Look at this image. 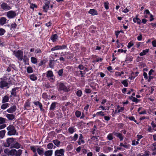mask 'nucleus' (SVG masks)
<instances>
[{
  "label": "nucleus",
  "mask_w": 156,
  "mask_h": 156,
  "mask_svg": "<svg viewBox=\"0 0 156 156\" xmlns=\"http://www.w3.org/2000/svg\"><path fill=\"white\" fill-rule=\"evenodd\" d=\"M7 130L8 131V134L10 136L17 135L16 131L14 126L10 125L7 128Z\"/></svg>",
  "instance_id": "f257e3e1"
},
{
  "label": "nucleus",
  "mask_w": 156,
  "mask_h": 156,
  "mask_svg": "<svg viewBox=\"0 0 156 156\" xmlns=\"http://www.w3.org/2000/svg\"><path fill=\"white\" fill-rule=\"evenodd\" d=\"M14 139L13 138H9L6 140V142L4 143V145L5 147L10 146L12 148L14 141Z\"/></svg>",
  "instance_id": "f03ea898"
},
{
  "label": "nucleus",
  "mask_w": 156,
  "mask_h": 156,
  "mask_svg": "<svg viewBox=\"0 0 156 156\" xmlns=\"http://www.w3.org/2000/svg\"><path fill=\"white\" fill-rule=\"evenodd\" d=\"M13 54L18 58L20 61H22L23 58V51L18 50L17 51H14Z\"/></svg>",
  "instance_id": "7ed1b4c3"
},
{
  "label": "nucleus",
  "mask_w": 156,
  "mask_h": 156,
  "mask_svg": "<svg viewBox=\"0 0 156 156\" xmlns=\"http://www.w3.org/2000/svg\"><path fill=\"white\" fill-rule=\"evenodd\" d=\"M78 68L80 69V74L81 75V77L83 76V75L88 71L87 69L86 68L84 67L83 65H80L78 67Z\"/></svg>",
  "instance_id": "20e7f679"
},
{
  "label": "nucleus",
  "mask_w": 156,
  "mask_h": 156,
  "mask_svg": "<svg viewBox=\"0 0 156 156\" xmlns=\"http://www.w3.org/2000/svg\"><path fill=\"white\" fill-rule=\"evenodd\" d=\"M46 74L47 78L50 81H53L55 80V77L54 76L52 71H48L46 73Z\"/></svg>",
  "instance_id": "39448f33"
},
{
  "label": "nucleus",
  "mask_w": 156,
  "mask_h": 156,
  "mask_svg": "<svg viewBox=\"0 0 156 156\" xmlns=\"http://www.w3.org/2000/svg\"><path fill=\"white\" fill-rule=\"evenodd\" d=\"M16 16L15 11L11 10L8 12L7 13V16L9 19H12Z\"/></svg>",
  "instance_id": "423d86ee"
},
{
  "label": "nucleus",
  "mask_w": 156,
  "mask_h": 156,
  "mask_svg": "<svg viewBox=\"0 0 156 156\" xmlns=\"http://www.w3.org/2000/svg\"><path fill=\"white\" fill-rule=\"evenodd\" d=\"M50 5V0H44V5L43 6V9L44 11L46 12L48 10Z\"/></svg>",
  "instance_id": "0eeeda50"
},
{
  "label": "nucleus",
  "mask_w": 156,
  "mask_h": 156,
  "mask_svg": "<svg viewBox=\"0 0 156 156\" xmlns=\"http://www.w3.org/2000/svg\"><path fill=\"white\" fill-rule=\"evenodd\" d=\"M4 152L5 153L9 155H15V153L16 152V150L14 149H12L10 150L8 149H6L4 150Z\"/></svg>",
  "instance_id": "6e6552de"
},
{
  "label": "nucleus",
  "mask_w": 156,
  "mask_h": 156,
  "mask_svg": "<svg viewBox=\"0 0 156 156\" xmlns=\"http://www.w3.org/2000/svg\"><path fill=\"white\" fill-rule=\"evenodd\" d=\"M1 6V8L4 10L7 11L11 9L10 6L5 3H2Z\"/></svg>",
  "instance_id": "1a4fd4ad"
},
{
  "label": "nucleus",
  "mask_w": 156,
  "mask_h": 156,
  "mask_svg": "<svg viewBox=\"0 0 156 156\" xmlns=\"http://www.w3.org/2000/svg\"><path fill=\"white\" fill-rule=\"evenodd\" d=\"M8 85V83L6 81L2 79H0V87L3 88L4 87H6Z\"/></svg>",
  "instance_id": "9d476101"
},
{
  "label": "nucleus",
  "mask_w": 156,
  "mask_h": 156,
  "mask_svg": "<svg viewBox=\"0 0 156 156\" xmlns=\"http://www.w3.org/2000/svg\"><path fill=\"white\" fill-rule=\"evenodd\" d=\"M5 119L2 117H0V129H2L5 128L6 126V125L4 123L5 122Z\"/></svg>",
  "instance_id": "9b49d317"
},
{
  "label": "nucleus",
  "mask_w": 156,
  "mask_h": 156,
  "mask_svg": "<svg viewBox=\"0 0 156 156\" xmlns=\"http://www.w3.org/2000/svg\"><path fill=\"white\" fill-rule=\"evenodd\" d=\"M62 90L64 91L67 92L69 90V89L62 83H60L59 84V90Z\"/></svg>",
  "instance_id": "f8f14e48"
},
{
  "label": "nucleus",
  "mask_w": 156,
  "mask_h": 156,
  "mask_svg": "<svg viewBox=\"0 0 156 156\" xmlns=\"http://www.w3.org/2000/svg\"><path fill=\"white\" fill-rule=\"evenodd\" d=\"M138 17V15H136L135 17L133 18V21L134 23H136L137 24L140 25L141 23V20Z\"/></svg>",
  "instance_id": "ddd939ff"
},
{
  "label": "nucleus",
  "mask_w": 156,
  "mask_h": 156,
  "mask_svg": "<svg viewBox=\"0 0 156 156\" xmlns=\"http://www.w3.org/2000/svg\"><path fill=\"white\" fill-rule=\"evenodd\" d=\"M16 108V106L13 105L9 109H7V111L9 113H12L15 111Z\"/></svg>",
  "instance_id": "4468645a"
},
{
  "label": "nucleus",
  "mask_w": 156,
  "mask_h": 156,
  "mask_svg": "<svg viewBox=\"0 0 156 156\" xmlns=\"http://www.w3.org/2000/svg\"><path fill=\"white\" fill-rule=\"evenodd\" d=\"M83 137L82 134H80V137L78 140V144L80 145L82 144H84L85 142L83 140Z\"/></svg>",
  "instance_id": "2eb2a0df"
},
{
  "label": "nucleus",
  "mask_w": 156,
  "mask_h": 156,
  "mask_svg": "<svg viewBox=\"0 0 156 156\" xmlns=\"http://www.w3.org/2000/svg\"><path fill=\"white\" fill-rule=\"evenodd\" d=\"M37 152L39 155L42 156L44 154V149L43 148L41 147L38 148L37 149Z\"/></svg>",
  "instance_id": "dca6fc26"
},
{
  "label": "nucleus",
  "mask_w": 156,
  "mask_h": 156,
  "mask_svg": "<svg viewBox=\"0 0 156 156\" xmlns=\"http://www.w3.org/2000/svg\"><path fill=\"white\" fill-rule=\"evenodd\" d=\"M89 13L91 14L92 15H98L97 11L94 9H91L89 11Z\"/></svg>",
  "instance_id": "f3484780"
},
{
  "label": "nucleus",
  "mask_w": 156,
  "mask_h": 156,
  "mask_svg": "<svg viewBox=\"0 0 156 156\" xmlns=\"http://www.w3.org/2000/svg\"><path fill=\"white\" fill-rule=\"evenodd\" d=\"M124 74V72L123 71L121 72H119L117 71L115 73V76L116 77H121V78H123L122 76L121 77V76L123 74Z\"/></svg>",
  "instance_id": "a211bd4d"
},
{
  "label": "nucleus",
  "mask_w": 156,
  "mask_h": 156,
  "mask_svg": "<svg viewBox=\"0 0 156 156\" xmlns=\"http://www.w3.org/2000/svg\"><path fill=\"white\" fill-rule=\"evenodd\" d=\"M20 146L21 145L18 143L14 141L12 148H14L18 149L20 148Z\"/></svg>",
  "instance_id": "6ab92c4d"
},
{
  "label": "nucleus",
  "mask_w": 156,
  "mask_h": 156,
  "mask_svg": "<svg viewBox=\"0 0 156 156\" xmlns=\"http://www.w3.org/2000/svg\"><path fill=\"white\" fill-rule=\"evenodd\" d=\"M34 104L36 106H37V105L39 106V107L40 109V110H42L43 106H42V105L41 103L39 101H35L34 102Z\"/></svg>",
  "instance_id": "aec40b11"
},
{
  "label": "nucleus",
  "mask_w": 156,
  "mask_h": 156,
  "mask_svg": "<svg viewBox=\"0 0 156 156\" xmlns=\"http://www.w3.org/2000/svg\"><path fill=\"white\" fill-rule=\"evenodd\" d=\"M30 79L32 81H34L37 80V77L34 74H32L30 76Z\"/></svg>",
  "instance_id": "412c9836"
},
{
  "label": "nucleus",
  "mask_w": 156,
  "mask_h": 156,
  "mask_svg": "<svg viewBox=\"0 0 156 156\" xmlns=\"http://www.w3.org/2000/svg\"><path fill=\"white\" fill-rule=\"evenodd\" d=\"M149 51V49H146L144 50H143L140 53V56H143L144 55H146L148 53Z\"/></svg>",
  "instance_id": "4be33fe9"
},
{
  "label": "nucleus",
  "mask_w": 156,
  "mask_h": 156,
  "mask_svg": "<svg viewBox=\"0 0 156 156\" xmlns=\"http://www.w3.org/2000/svg\"><path fill=\"white\" fill-rule=\"evenodd\" d=\"M6 19L4 17H2L0 19V24L3 25L5 24L6 22Z\"/></svg>",
  "instance_id": "5701e85b"
},
{
  "label": "nucleus",
  "mask_w": 156,
  "mask_h": 156,
  "mask_svg": "<svg viewBox=\"0 0 156 156\" xmlns=\"http://www.w3.org/2000/svg\"><path fill=\"white\" fill-rule=\"evenodd\" d=\"M117 110H115V112L118 113H119L122 112L124 109V108L123 107H120L119 105H118L117 107Z\"/></svg>",
  "instance_id": "b1692460"
},
{
  "label": "nucleus",
  "mask_w": 156,
  "mask_h": 156,
  "mask_svg": "<svg viewBox=\"0 0 156 156\" xmlns=\"http://www.w3.org/2000/svg\"><path fill=\"white\" fill-rule=\"evenodd\" d=\"M52 151L49 150L46 151L44 154L45 156H51L52 154Z\"/></svg>",
  "instance_id": "393cba45"
},
{
  "label": "nucleus",
  "mask_w": 156,
  "mask_h": 156,
  "mask_svg": "<svg viewBox=\"0 0 156 156\" xmlns=\"http://www.w3.org/2000/svg\"><path fill=\"white\" fill-rule=\"evenodd\" d=\"M9 100V97L8 96L5 95L4 96L2 99V102L3 103L8 102Z\"/></svg>",
  "instance_id": "a878e982"
},
{
  "label": "nucleus",
  "mask_w": 156,
  "mask_h": 156,
  "mask_svg": "<svg viewBox=\"0 0 156 156\" xmlns=\"http://www.w3.org/2000/svg\"><path fill=\"white\" fill-rule=\"evenodd\" d=\"M128 80H125L121 81V83L125 87H127L128 85Z\"/></svg>",
  "instance_id": "bb28decb"
},
{
  "label": "nucleus",
  "mask_w": 156,
  "mask_h": 156,
  "mask_svg": "<svg viewBox=\"0 0 156 156\" xmlns=\"http://www.w3.org/2000/svg\"><path fill=\"white\" fill-rule=\"evenodd\" d=\"M6 131L5 130L0 131V138L2 139L4 136Z\"/></svg>",
  "instance_id": "cd10ccee"
},
{
  "label": "nucleus",
  "mask_w": 156,
  "mask_h": 156,
  "mask_svg": "<svg viewBox=\"0 0 156 156\" xmlns=\"http://www.w3.org/2000/svg\"><path fill=\"white\" fill-rule=\"evenodd\" d=\"M6 117L9 120H12L14 119V115L12 114H7Z\"/></svg>",
  "instance_id": "c85d7f7f"
},
{
  "label": "nucleus",
  "mask_w": 156,
  "mask_h": 156,
  "mask_svg": "<svg viewBox=\"0 0 156 156\" xmlns=\"http://www.w3.org/2000/svg\"><path fill=\"white\" fill-rule=\"evenodd\" d=\"M115 135L116 136L119 138L121 141L123 140V137L122 134L120 133H116Z\"/></svg>",
  "instance_id": "c756f323"
},
{
  "label": "nucleus",
  "mask_w": 156,
  "mask_h": 156,
  "mask_svg": "<svg viewBox=\"0 0 156 156\" xmlns=\"http://www.w3.org/2000/svg\"><path fill=\"white\" fill-rule=\"evenodd\" d=\"M68 131L70 133L72 134L76 131V129L74 127H70L68 129Z\"/></svg>",
  "instance_id": "7c9ffc66"
},
{
  "label": "nucleus",
  "mask_w": 156,
  "mask_h": 156,
  "mask_svg": "<svg viewBox=\"0 0 156 156\" xmlns=\"http://www.w3.org/2000/svg\"><path fill=\"white\" fill-rule=\"evenodd\" d=\"M22 150H21L20 149L18 150V151H16V152L15 153V156H20L21 154H22Z\"/></svg>",
  "instance_id": "2f4dec72"
},
{
  "label": "nucleus",
  "mask_w": 156,
  "mask_h": 156,
  "mask_svg": "<svg viewBox=\"0 0 156 156\" xmlns=\"http://www.w3.org/2000/svg\"><path fill=\"white\" fill-rule=\"evenodd\" d=\"M58 36L56 34H53L51 37V40L54 42L56 41V40L57 39Z\"/></svg>",
  "instance_id": "473e14b6"
},
{
  "label": "nucleus",
  "mask_w": 156,
  "mask_h": 156,
  "mask_svg": "<svg viewBox=\"0 0 156 156\" xmlns=\"http://www.w3.org/2000/svg\"><path fill=\"white\" fill-rule=\"evenodd\" d=\"M27 71L28 73H31L33 72V68L30 66H29L27 68Z\"/></svg>",
  "instance_id": "72a5a7b5"
},
{
  "label": "nucleus",
  "mask_w": 156,
  "mask_h": 156,
  "mask_svg": "<svg viewBox=\"0 0 156 156\" xmlns=\"http://www.w3.org/2000/svg\"><path fill=\"white\" fill-rule=\"evenodd\" d=\"M17 90V88H13L11 92V95L14 96H15L16 94V90Z\"/></svg>",
  "instance_id": "f704fd0d"
},
{
  "label": "nucleus",
  "mask_w": 156,
  "mask_h": 156,
  "mask_svg": "<svg viewBox=\"0 0 156 156\" xmlns=\"http://www.w3.org/2000/svg\"><path fill=\"white\" fill-rule=\"evenodd\" d=\"M31 61L32 63L35 64L37 62V58L34 57H31Z\"/></svg>",
  "instance_id": "c9c22d12"
},
{
  "label": "nucleus",
  "mask_w": 156,
  "mask_h": 156,
  "mask_svg": "<svg viewBox=\"0 0 156 156\" xmlns=\"http://www.w3.org/2000/svg\"><path fill=\"white\" fill-rule=\"evenodd\" d=\"M120 147H123L126 149H128L129 147V145L127 144H123L122 143H121L120 144Z\"/></svg>",
  "instance_id": "e433bc0d"
},
{
  "label": "nucleus",
  "mask_w": 156,
  "mask_h": 156,
  "mask_svg": "<svg viewBox=\"0 0 156 156\" xmlns=\"http://www.w3.org/2000/svg\"><path fill=\"white\" fill-rule=\"evenodd\" d=\"M9 107V104L5 103L2 105L1 106V108L2 109H5Z\"/></svg>",
  "instance_id": "4c0bfd02"
},
{
  "label": "nucleus",
  "mask_w": 156,
  "mask_h": 156,
  "mask_svg": "<svg viewBox=\"0 0 156 156\" xmlns=\"http://www.w3.org/2000/svg\"><path fill=\"white\" fill-rule=\"evenodd\" d=\"M38 148L35 147L34 146H32L30 147L31 150L34 152H36V151H37V149Z\"/></svg>",
  "instance_id": "58836bf2"
},
{
  "label": "nucleus",
  "mask_w": 156,
  "mask_h": 156,
  "mask_svg": "<svg viewBox=\"0 0 156 156\" xmlns=\"http://www.w3.org/2000/svg\"><path fill=\"white\" fill-rule=\"evenodd\" d=\"M151 124L153 130L156 131V124L154 123L153 121L151 122Z\"/></svg>",
  "instance_id": "ea45409f"
},
{
  "label": "nucleus",
  "mask_w": 156,
  "mask_h": 156,
  "mask_svg": "<svg viewBox=\"0 0 156 156\" xmlns=\"http://www.w3.org/2000/svg\"><path fill=\"white\" fill-rule=\"evenodd\" d=\"M64 150L63 149H60L59 150V156H64Z\"/></svg>",
  "instance_id": "a19ab883"
},
{
  "label": "nucleus",
  "mask_w": 156,
  "mask_h": 156,
  "mask_svg": "<svg viewBox=\"0 0 156 156\" xmlns=\"http://www.w3.org/2000/svg\"><path fill=\"white\" fill-rule=\"evenodd\" d=\"M134 45V43L133 41H131L128 44L127 48H130Z\"/></svg>",
  "instance_id": "79ce46f5"
},
{
  "label": "nucleus",
  "mask_w": 156,
  "mask_h": 156,
  "mask_svg": "<svg viewBox=\"0 0 156 156\" xmlns=\"http://www.w3.org/2000/svg\"><path fill=\"white\" fill-rule=\"evenodd\" d=\"M112 134V133L109 134L107 136V139L109 140H111L113 139Z\"/></svg>",
  "instance_id": "37998d69"
},
{
  "label": "nucleus",
  "mask_w": 156,
  "mask_h": 156,
  "mask_svg": "<svg viewBox=\"0 0 156 156\" xmlns=\"http://www.w3.org/2000/svg\"><path fill=\"white\" fill-rule=\"evenodd\" d=\"M53 145L52 143H49L47 145V148L49 149H51L53 148Z\"/></svg>",
  "instance_id": "c03bdc74"
},
{
  "label": "nucleus",
  "mask_w": 156,
  "mask_h": 156,
  "mask_svg": "<svg viewBox=\"0 0 156 156\" xmlns=\"http://www.w3.org/2000/svg\"><path fill=\"white\" fill-rule=\"evenodd\" d=\"M130 97L131 98H132V101H133L135 102H138L139 101V100L138 99L134 97H133L132 96H131Z\"/></svg>",
  "instance_id": "a18cd8bd"
},
{
  "label": "nucleus",
  "mask_w": 156,
  "mask_h": 156,
  "mask_svg": "<svg viewBox=\"0 0 156 156\" xmlns=\"http://www.w3.org/2000/svg\"><path fill=\"white\" fill-rule=\"evenodd\" d=\"M108 5L109 3L108 2H106L104 3V6L106 9H109Z\"/></svg>",
  "instance_id": "49530a36"
},
{
  "label": "nucleus",
  "mask_w": 156,
  "mask_h": 156,
  "mask_svg": "<svg viewBox=\"0 0 156 156\" xmlns=\"http://www.w3.org/2000/svg\"><path fill=\"white\" fill-rule=\"evenodd\" d=\"M55 107V103H52L50 106V109L51 110H53Z\"/></svg>",
  "instance_id": "de8ad7c7"
},
{
  "label": "nucleus",
  "mask_w": 156,
  "mask_h": 156,
  "mask_svg": "<svg viewBox=\"0 0 156 156\" xmlns=\"http://www.w3.org/2000/svg\"><path fill=\"white\" fill-rule=\"evenodd\" d=\"M152 151H154L156 150V143H154L151 146Z\"/></svg>",
  "instance_id": "09e8293b"
},
{
  "label": "nucleus",
  "mask_w": 156,
  "mask_h": 156,
  "mask_svg": "<svg viewBox=\"0 0 156 156\" xmlns=\"http://www.w3.org/2000/svg\"><path fill=\"white\" fill-rule=\"evenodd\" d=\"M128 119L130 120L134 121L137 124H138V123L137 122L136 120L135 119L134 117L133 116H131L129 117Z\"/></svg>",
  "instance_id": "8fccbe9b"
},
{
  "label": "nucleus",
  "mask_w": 156,
  "mask_h": 156,
  "mask_svg": "<svg viewBox=\"0 0 156 156\" xmlns=\"http://www.w3.org/2000/svg\"><path fill=\"white\" fill-rule=\"evenodd\" d=\"M81 114V112L79 111H76L75 112V115L77 117H79Z\"/></svg>",
  "instance_id": "3c124183"
},
{
  "label": "nucleus",
  "mask_w": 156,
  "mask_h": 156,
  "mask_svg": "<svg viewBox=\"0 0 156 156\" xmlns=\"http://www.w3.org/2000/svg\"><path fill=\"white\" fill-rule=\"evenodd\" d=\"M57 60V59H56V60L54 59L53 60H51L50 62V64H49V66H50V67H51V68H53V62L56 61Z\"/></svg>",
  "instance_id": "603ef678"
},
{
  "label": "nucleus",
  "mask_w": 156,
  "mask_h": 156,
  "mask_svg": "<svg viewBox=\"0 0 156 156\" xmlns=\"http://www.w3.org/2000/svg\"><path fill=\"white\" fill-rule=\"evenodd\" d=\"M96 114L98 115H100L101 116H104L105 115L104 112L100 111L96 113Z\"/></svg>",
  "instance_id": "864d4df0"
},
{
  "label": "nucleus",
  "mask_w": 156,
  "mask_h": 156,
  "mask_svg": "<svg viewBox=\"0 0 156 156\" xmlns=\"http://www.w3.org/2000/svg\"><path fill=\"white\" fill-rule=\"evenodd\" d=\"M5 32V30L3 29H0V35H3Z\"/></svg>",
  "instance_id": "5fc2aeb1"
},
{
  "label": "nucleus",
  "mask_w": 156,
  "mask_h": 156,
  "mask_svg": "<svg viewBox=\"0 0 156 156\" xmlns=\"http://www.w3.org/2000/svg\"><path fill=\"white\" fill-rule=\"evenodd\" d=\"M37 6L35 4H31L30 5V8L34 10V8H37Z\"/></svg>",
  "instance_id": "6e6d98bb"
},
{
  "label": "nucleus",
  "mask_w": 156,
  "mask_h": 156,
  "mask_svg": "<svg viewBox=\"0 0 156 156\" xmlns=\"http://www.w3.org/2000/svg\"><path fill=\"white\" fill-rule=\"evenodd\" d=\"M82 92L80 90H78L76 92V94L79 97L81 96L82 95Z\"/></svg>",
  "instance_id": "4d7b16f0"
},
{
  "label": "nucleus",
  "mask_w": 156,
  "mask_h": 156,
  "mask_svg": "<svg viewBox=\"0 0 156 156\" xmlns=\"http://www.w3.org/2000/svg\"><path fill=\"white\" fill-rule=\"evenodd\" d=\"M78 137V135L77 134H75L73 137V139L74 141L77 140Z\"/></svg>",
  "instance_id": "13d9d810"
},
{
  "label": "nucleus",
  "mask_w": 156,
  "mask_h": 156,
  "mask_svg": "<svg viewBox=\"0 0 156 156\" xmlns=\"http://www.w3.org/2000/svg\"><path fill=\"white\" fill-rule=\"evenodd\" d=\"M147 130L150 133H152L153 132V129H152L151 127L150 126H148V128L147 129Z\"/></svg>",
  "instance_id": "bf43d9fd"
},
{
  "label": "nucleus",
  "mask_w": 156,
  "mask_h": 156,
  "mask_svg": "<svg viewBox=\"0 0 156 156\" xmlns=\"http://www.w3.org/2000/svg\"><path fill=\"white\" fill-rule=\"evenodd\" d=\"M150 154V153L149 151H146L144 152V154L143 156H147L149 155Z\"/></svg>",
  "instance_id": "052dcab7"
},
{
  "label": "nucleus",
  "mask_w": 156,
  "mask_h": 156,
  "mask_svg": "<svg viewBox=\"0 0 156 156\" xmlns=\"http://www.w3.org/2000/svg\"><path fill=\"white\" fill-rule=\"evenodd\" d=\"M139 143L138 141L137 140V141H136L135 140H133L132 141V145H136L138 144Z\"/></svg>",
  "instance_id": "680f3d73"
},
{
  "label": "nucleus",
  "mask_w": 156,
  "mask_h": 156,
  "mask_svg": "<svg viewBox=\"0 0 156 156\" xmlns=\"http://www.w3.org/2000/svg\"><path fill=\"white\" fill-rule=\"evenodd\" d=\"M53 142L56 146H58V141L57 140H53Z\"/></svg>",
  "instance_id": "e2e57ef3"
},
{
  "label": "nucleus",
  "mask_w": 156,
  "mask_h": 156,
  "mask_svg": "<svg viewBox=\"0 0 156 156\" xmlns=\"http://www.w3.org/2000/svg\"><path fill=\"white\" fill-rule=\"evenodd\" d=\"M42 97L44 99H45L47 98V95L46 93H44L42 94Z\"/></svg>",
  "instance_id": "0e129e2a"
},
{
  "label": "nucleus",
  "mask_w": 156,
  "mask_h": 156,
  "mask_svg": "<svg viewBox=\"0 0 156 156\" xmlns=\"http://www.w3.org/2000/svg\"><path fill=\"white\" fill-rule=\"evenodd\" d=\"M142 37V36L141 34H140L139 36L137 37V39L139 41L141 40Z\"/></svg>",
  "instance_id": "69168bd1"
},
{
  "label": "nucleus",
  "mask_w": 156,
  "mask_h": 156,
  "mask_svg": "<svg viewBox=\"0 0 156 156\" xmlns=\"http://www.w3.org/2000/svg\"><path fill=\"white\" fill-rule=\"evenodd\" d=\"M16 26L17 25L15 23H12L11 25V27L12 28H15L16 27Z\"/></svg>",
  "instance_id": "338daca9"
},
{
  "label": "nucleus",
  "mask_w": 156,
  "mask_h": 156,
  "mask_svg": "<svg viewBox=\"0 0 156 156\" xmlns=\"http://www.w3.org/2000/svg\"><path fill=\"white\" fill-rule=\"evenodd\" d=\"M153 46L154 47H156V41L154 40L152 42Z\"/></svg>",
  "instance_id": "774afa93"
}]
</instances>
